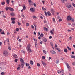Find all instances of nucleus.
Masks as SVG:
<instances>
[{
  "label": "nucleus",
  "mask_w": 75,
  "mask_h": 75,
  "mask_svg": "<svg viewBox=\"0 0 75 75\" xmlns=\"http://www.w3.org/2000/svg\"><path fill=\"white\" fill-rule=\"evenodd\" d=\"M72 64L73 65H75V62H73L72 63Z\"/></svg>",
  "instance_id": "obj_54"
},
{
  "label": "nucleus",
  "mask_w": 75,
  "mask_h": 75,
  "mask_svg": "<svg viewBox=\"0 0 75 75\" xmlns=\"http://www.w3.org/2000/svg\"><path fill=\"white\" fill-rule=\"evenodd\" d=\"M1 4L2 5H4V4H6V3H5V2H3L1 3Z\"/></svg>",
  "instance_id": "obj_31"
},
{
  "label": "nucleus",
  "mask_w": 75,
  "mask_h": 75,
  "mask_svg": "<svg viewBox=\"0 0 75 75\" xmlns=\"http://www.w3.org/2000/svg\"><path fill=\"white\" fill-rule=\"evenodd\" d=\"M34 7H36L37 6V4L35 3H34L33 4Z\"/></svg>",
  "instance_id": "obj_45"
},
{
  "label": "nucleus",
  "mask_w": 75,
  "mask_h": 75,
  "mask_svg": "<svg viewBox=\"0 0 75 75\" xmlns=\"http://www.w3.org/2000/svg\"><path fill=\"white\" fill-rule=\"evenodd\" d=\"M37 42H35V47L36 48H37V47H38V45H37Z\"/></svg>",
  "instance_id": "obj_16"
},
{
  "label": "nucleus",
  "mask_w": 75,
  "mask_h": 75,
  "mask_svg": "<svg viewBox=\"0 0 75 75\" xmlns=\"http://www.w3.org/2000/svg\"><path fill=\"white\" fill-rule=\"evenodd\" d=\"M67 48L68 50L69 51H71V48L69 47L68 46H67Z\"/></svg>",
  "instance_id": "obj_30"
},
{
  "label": "nucleus",
  "mask_w": 75,
  "mask_h": 75,
  "mask_svg": "<svg viewBox=\"0 0 75 75\" xmlns=\"http://www.w3.org/2000/svg\"><path fill=\"white\" fill-rule=\"evenodd\" d=\"M34 41L36 42H37V39H34Z\"/></svg>",
  "instance_id": "obj_35"
},
{
  "label": "nucleus",
  "mask_w": 75,
  "mask_h": 75,
  "mask_svg": "<svg viewBox=\"0 0 75 75\" xmlns=\"http://www.w3.org/2000/svg\"><path fill=\"white\" fill-rule=\"evenodd\" d=\"M72 39V37L71 36H70L69 37V40H71Z\"/></svg>",
  "instance_id": "obj_39"
},
{
  "label": "nucleus",
  "mask_w": 75,
  "mask_h": 75,
  "mask_svg": "<svg viewBox=\"0 0 75 75\" xmlns=\"http://www.w3.org/2000/svg\"><path fill=\"white\" fill-rule=\"evenodd\" d=\"M15 20H16V18H15L13 17L11 18V20H12V21H15Z\"/></svg>",
  "instance_id": "obj_14"
},
{
  "label": "nucleus",
  "mask_w": 75,
  "mask_h": 75,
  "mask_svg": "<svg viewBox=\"0 0 75 75\" xmlns=\"http://www.w3.org/2000/svg\"><path fill=\"white\" fill-rule=\"evenodd\" d=\"M21 52H22V53H24V54L25 53V51H24V50H22Z\"/></svg>",
  "instance_id": "obj_59"
},
{
  "label": "nucleus",
  "mask_w": 75,
  "mask_h": 75,
  "mask_svg": "<svg viewBox=\"0 0 75 75\" xmlns=\"http://www.w3.org/2000/svg\"><path fill=\"white\" fill-rule=\"evenodd\" d=\"M29 4H30V5H33V2H29Z\"/></svg>",
  "instance_id": "obj_41"
},
{
  "label": "nucleus",
  "mask_w": 75,
  "mask_h": 75,
  "mask_svg": "<svg viewBox=\"0 0 75 75\" xmlns=\"http://www.w3.org/2000/svg\"><path fill=\"white\" fill-rule=\"evenodd\" d=\"M31 27L32 28H34V26L33 25H31Z\"/></svg>",
  "instance_id": "obj_57"
},
{
  "label": "nucleus",
  "mask_w": 75,
  "mask_h": 75,
  "mask_svg": "<svg viewBox=\"0 0 75 75\" xmlns=\"http://www.w3.org/2000/svg\"><path fill=\"white\" fill-rule=\"evenodd\" d=\"M19 31V29L16 28V31Z\"/></svg>",
  "instance_id": "obj_49"
},
{
  "label": "nucleus",
  "mask_w": 75,
  "mask_h": 75,
  "mask_svg": "<svg viewBox=\"0 0 75 75\" xmlns=\"http://www.w3.org/2000/svg\"><path fill=\"white\" fill-rule=\"evenodd\" d=\"M9 8H8V7H6L5 8V10H9Z\"/></svg>",
  "instance_id": "obj_34"
},
{
  "label": "nucleus",
  "mask_w": 75,
  "mask_h": 75,
  "mask_svg": "<svg viewBox=\"0 0 75 75\" xmlns=\"http://www.w3.org/2000/svg\"><path fill=\"white\" fill-rule=\"evenodd\" d=\"M26 66H27V67H29V66H30V65L29 64L26 63Z\"/></svg>",
  "instance_id": "obj_29"
},
{
  "label": "nucleus",
  "mask_w": 75,
  "mask_h": 75,
  "mask_svg": "<svg viewBox=\"0 0 75 75\" xmlns=\"http://www.w3.org/2000/svg\"><path fill=\"white\" fill-rule=\"evenodd\" d=\"M58 73H61V71H60L58 70Z\"/></svg>",
  "instance_id": "obj_62"
},
{
  "label": "nucleus",
  "mask_w": 75,
  "mask_h": 75,
  "mask_svg": "<svg viewBox=\"0 0 75 75\" xmlns=\"http://www.w3.org/2000/svg\"><path fill=\"white\" fill-rule=\"evenodd\" d=\"M73 25H74V26H75V23H73L72 24Z\"/></svg>",
  "instance_id": "obj_64"
},
{
  "label": "nucleus",
  "mask_w": 75,
  "mask_h": 75,
  "mask_svg": "<svg viewBox=\"0 0 75 75\" xmlns=\"http://www.w3.org/2000/svg\"><path fill=\"white\" fill-rule=\"evenodd\" d=\"M9 2H10V0H6V3L7 4H9Z\"/></svg>",
  "instance_id": "obj_18"
},
{
  "label": "nucleus",
  "mask_w": 75,
  "mask_h": 75,
  "mask_svg": "<svg viewBox=\"0 0 75 75\" xmlns=\"http://www.w3.org/2000/svg\"><path fill=\"white\" fill-rule=\"evenodd\" d=\"M47 14L49 16H51V13H50V12L48 11L47 12Z\"/></svg>",
  "instance_id": "obj_17"
},
{
  "label": "nucleus",
  "mask_w": 75,
  "mask_h": 75,
  "mask_svg": "<svg viewBox=\"0 0 75 75\" xmlns=\"http://www.w3.org/2000/svg\"><path fill=\"white\" fill-rule=\"evenodd\" d=\"M40 37H42L44 36V34L43 33H41L40 35Z\"/></svg>",
  "instance_id": "obj_28"
},
{
  "label": "nucleus",
  "mask_w": 75,
  "mask_h": 75,
  "mask_svg": "<svg viewBox=\"0 0 75 75\" xmlns=\"http://www.w3.org/2000/svg\"><path fill=\"white\" fill-rule=\"evenodd\" d=\"M1 75H4L5 73L4 72H2L1 73Z\"/></svg>",
  "instance_id": "obj_44"
},
{
  "label": "nucleus",
  "mask_w": 75,
  "mask_h": 75,
  "mask_svg": "<svg viewBox=\"0 0 75 75\" xmlns=\"http://www.w3.org/2000/svg\"><path fill=\"white\" fill-rule=\"evenodd\" d=\"M3 55L4 56H7L8 55V52H7V51H4L3 52Z\"/></svg>",
  "instance_id": "obj_5"
},
{
  "label": "nucleus",
  "mask_w": 75,
  "mask_h": 75,
  "mask_svg": "<svg viewBox=\"0 0 75 75\" xmlns=\"http://www.w3.org/2000/svg\"><path fill=\"white\" fill-rule=\"evenodd\" d=\"M50 52H52V54H56V52H55L54 50L50 51Z\"/></svg>",
  "instance_id": "obj_7"
},
{
  "label": "nucleus",
  "mask_w": 75,
  "mask_h": 75,
  "mask_svg": "<svg viewBox=\"0 0 75 75\" xmlns=\"http://www.w3.org/2000/svg\"><path fill=\"white\" fill-rule=\"evenodd\" d=\"M10 11H14V9L13 8H11L10 9Z\"/></svg>",
  "instance_id": "obj_32"
},
{
  "label": "nucleus",
  "mask_w": 75,
  "mask_h": 75,
  "mask_svg": "<svg viewBox=\"0 0 75 75\" xmlns=\"http://www.w3.org/2000/svg\"><path fill=\"white\" fill-rule=\"evenodd\" d=\"M42 9L43 10H46V9L42 7Z\"/></svg>",
  "instance_id": "obj_52"
},
{
  "label": "nucleus",
  "mask_w": 75,
  "mask_h": 75,
  "mask_svg": "<svg viewBox=\"0 0 75 75\" xmlns=\"http://www.w3.org/2000/svg\"><path fill=\"white\" fill-rule=\"evenodd\" d=\"M71 58H75V56H71Z\"/></svg>",
  "instance_id": "obj_36"
},
{
  "label": "nucleus",
  "mask_w": 75,
  "mask_h": 75,
  "mask_svg": "<svg viewBox=\"0 0 75 75\" xmlns=\"http://www.w3.org/2000/svg\"><path fill=\"white\" fill-rule=\"evenodd\" d=\"M42 59H45V56H42Z\"/></svg>",
  "instance_id": "obj_38"
},
{
  "label": "nucleus",
  "mask_w": 75,
  "mask_h": 75,
  "mask_svg": "<svg viewBox=\"0 0 75 75\" xmlns=\"http://www.w3.org/2000/svg\"><path fill=\"white\" fill-rule=\"evenodd\" d=\"M1 34H4V35L5 34V33H4V32L3 31L1 33Z\"/></svg>",
  "instance_id": "obj_40"
},
{
  "label": "nucleus",
  "mask_w": 75,
  "mask_h": 75,
  "mask_svg": "<svg viewBox=\"0 0 75 75\" xmlns=\"http://www.w3.org/2000/svg\"><path fill=\"white\" fill-rule=\"evenodd\" d=\"M44 30L45 31H48V29L44 28Z\"/></svg>",
  "instance_id": "obj_26"
},
{
  "label": "nucleus",
  "mask_w": 75,
  "mask_h": 75,
  "mask_svg": "<svg viewBox=\"0 0 75 75\" xmlns=\"http://www.w3.org/2000/svg\"><path fill=\"white\" fill-rule=\"evenodd\" d=\"M64 51L65 52H68V50L67 49H64Z\"/></svg>",
  "instance_id": "obj_22"
},
{
  "label": "nucleus",
  "mask_w": 75,
  "mask_h": 75,
  "mask_svg": "<svg viewBox=\"0 0 75 75\" xmlns=\"http://www.w3.org/2000/svg\"><path fill=\"white\" fill-rule=\"evenodd\" d=\"M72 18V17L70 15H69L67 18V21H70Z\"/></svg>",
  "instance_id": "obj_4"
},
{
  "label": "nucleus",
  "mask_w": 75,
  "mask_h": 75,
  "mask_svg": "<svg viewBox=\"0 0 75 75\" xmlns=\"http://www.w3.org/2000/svg\"><path fill=\"white\" fill-rule=\"evenodd\" d=\"M20 67H18L17 68V70H20Z\"/></svg>",
  "instance_id": "obj_43"
},
{
  "label": "nucleus",
  "mask_w": 75,
  "mask_h": 75,
  "mask_svg": "<svg viewBox=\"0 0 75 75\" xmlns=\"http://www.w3.org/2000/svg\"><path fill=\"white\" fill-rule=\"evenodd\" d=\"M66 7H67V8H68L69 10H70V11L71 10V9H70L69 8H72V9H73V8H72V6L71 5V4H70V5H69V6H68Z\"/></svg>",
  "instance_id": "obj_6"
},
{
  "label": "nucleus",
  "mask_w": 75,
  "mask_h": 75,
  "mask_svg": "<svg viewBox=\"0 0 75 75\" xmlns=\"http://www.w3.org/2000/svg\"><path fill=\"white\" fill-rule=\"evenodd\" d=\"M71 21L72 22H74V19H71Z\"/></svg>",
  "instance_id": "obj_60"
},
{
  "label": "nucleus",
  "mask_w": 75,
  "mask_h": 75,
  "mask_svg": "<svg viewBox=\"0 0 75 75\" xmlns=\"http://www.w3.org/2000/svg\"><path fill=\"white\" fill-rule=\"evenodd\" d=\"M62 73H63V74H64V71L62 69Z\"/></svg>",
  "instance_id": "obj_61"
},
{
  "label": "nucleus",
  "mask_w": 75,
  "mask_h": 75,
  "mask_svg": "<svg viewBox=\"0 0 75 75\" xmlns=\"http://www.w3.org/2000/svg\"><path fill=\"white\" fill-rule=\"evenodd\" d=\"M56 49L58 50L59 52H61V49H60L57 48Z\"/></svg>",
  "instance_id": "obj_24"
},
{
  "label": "nucleus",
  "mask_w": 75,
  "mask_h": 75,
  "mask_svg": "<svg viewBox=\"0 0 75 75\" xmlns=\"http://www.w3.org/2000/svg\"><path fill=\"white\" fill-rule=\"evenodd\" d=\"M34 24V26L35 27V28H36L37 26L36 25H35V24Z\"/></svg>",
  "instance_id": "obj_47"
},
{
  "label": "nucleus",
  "mask_w": 75,
  "mask_h": 75,
  "mask_svg": "<svg viewBox=\"0 0 75 75\" xmlns=\"http://www.w3.org/2000/svg\"><path fill=\"white\" fill-rule=\"evenodd\" d=\"M37 66H38V67H40V64H39V63H37Z\"/></svg>",
  "instance_id": "obj_48"
},
{
  "label": "nucleus",
  "mask_w": 75,
  "mask_h": 75,
  "mask_svg": "<svg viewBox=\"0 0 75 75\" xmlns=\"http://www.w3.org/2000/svg\"><path fill=\"white\" fill-rule=\"evenodd\" d=\"M33 18H37V17L35 16L33 17Z\"/></svg>",
  "instance_id": "obj_55"
},
{
  "label": "nucleus",
  "mask_w": 75,
  "mask_h": 75,
  "mask_svg": "<svg viewBox=\"0 0 75 75\" xmlns=\"http://www.w3.org/2000/svg\"><path fill=\"white\" fill-rule=\"evenodd\" d=\"M65 65H66L68 70H69V71H71V68L70 67V66H69V64L67 62H65Z\"/></svg>",
  "instance_id": "obj_3"
},
{
  "label": "nucleus",
  "mask_w": 75,
  "mask_h": 75,
  "mask_svg": "<svg viewBox=\"0 0 75 75\" xmlns=\"http://www.w3.org/2000/svg\"><path fill=\"white\" fill-rule=\"evenodd\" d=\"M43 41L45 42H47V39L46 38H45L43 40Z\"/></svg>",
  "instance_id": "obj_19"
},
{
  "label": "nucleus",
  "mask_w": 75,
  "mask_h": 75,
  "mask_svg": "<svg viewBox=\"0 0 75 75\" xmlns=\"http://www.w3.org/2000/svg\"><path fill=\"white\" fill-rule=\"evenodd\" d=\"M26 26H27V27H28V26H29V23H26Z\"/></svg>",
  "instance_id": "obj_37"
},
{
  "label": "nucleus",
  "mask_w": 75,
  "mask_h": 75,
  "mask_svg": "<svg viewBox=\"0 0 75 75\" xmlns=\"http://www.w3.org/2000/svg\"><path fill=\"white\" fill-rule=\"evenodd\" d=\"M10 15L12 17H14L15 16V14H14V13H10Z\"/></svg>",
  "instance_id": "obj_10"
},
{
  "label": "nucleus",
  "mask_w": 75,
  "mask_h": 75,
  "mask_svg": "<svg viewBox=\"0 0 75 75\" xmlns=\"http://www.w3.org/2000/svg\"><path fill=\"white\" fill-rule=\"evenodd\" d=\"M53 21L55 22V19H54V18H53Z\"/></svg>",
  "instance_id": "obj_53"
},
{
  "label": "nucleus",
  "mask_w": 75,
  "mask_h": 75,
  "mask_svg": "<svg viewBox=\"0 0 75 75\" xmlns=\"http://www.w3.org/2000/svg\"><path fill=\"white\" fill-rule=\"evenodd\" d=\"M69 3H67L66 4V7L68 6H69Z\"/></svg>",
  "instance_id": "obj_33"
},
{
  "label": "nucleus",
  "mask_w": 75,
  "mask_h": 75,
  "mask_svg": "<svg viewBox=\"0 0 75 75\" xmlns=\"http://www.w3.org/2000/svg\"><path fill=\"white\" fill-rule=\"evenodd\" d=\"M61 1L62 3H65V0H61Z\"/></svg>",
  "instance_id": "obj_42"
},
{
  "label": "nucleus",
  "mask_w": 75,
  "mask_h": 75,
  "mask_svg": "<svg viewBox=\"0 0 75 75\" xmlns=\"http://www.w3.org/2000/svg\"><path fill=\"white\" fill-rule=\"evenodd\" d=\"M8 50H11V47H8Z\"/></svg>",
  "instance_id": "obj_46"
},
{
  "label": "nucleus",
  "mask_w": 75,
  "mask_h": 75,
  "mask_svg": "<svg viewBox=\"0 0 75 75\" xmlns=\"http://www.w3.org/2000/svg\"><path fill=\"white\" fill-rule=\"evenodd\" d=\"M50 44L51 45V46L53 47V43H52V42L50 43Z\"/></svg>",
  "instance_id": "obj_51"
},
{
  "label": "nucleus",
  "mask_w": 75,
  "mask_h": 75,
  "mask_svg": "<svg viewBox=\"0 0 75 75\" xmlns=\"http://www.w3.org/2000/svg\"><path fill=\"white\" fill-rule=\"evenodd\" d=\"M30 64H31V65H33L34 64V62H33V61L31 60L30 61Z\"/></svg>",
  "instance_id": "obj_12"
},
{
  "label": "nucleus",
  "mask_w": 75,
  "mask_h": 75,
  "mask_svg": "<svg viewBox=\"0 0 75 75\" xmlns=\"http://www.w3.org/2000/svg\"><path fill=\"white\" fill-rule=\"evenodd\" d=\"M51 11L53 15H54V9L52 8H51Z\"/></svg>",
  "instance_id": "obj_9"
},
{
  "label": "nucleus",
  "mask_w": 75,
  "mask_h": 75,
  "mask_svg": "<svg viewBox=\"0 0 75 75\" xmlns=\"http://www.w3.org/2000/svg\"><path fill=\"white\" fill-rule=\"evenodd\" d=\"M59 60H57L56 61V63L57 64H58V63H59Z\"/></svg>",
  "instance_id": "obj_21"
},
{
  "label": "nucleus",
  "mask_w": 75,
  "mask_h": 75,
  "mask_svg": "<svg viewBox=\"0 0 75 75\" xmlns=\"http://www.w3.org/2000/svg\"><path fill=\"white\" fill-rule=\"evenodd\" d=\"M43 52L44 53V54H47V52H46V51H45V50H43Z\"/></svg>",
  "instance_id": "obj_23"
},
{
  "label": "nucleus",
  "mask_w": 75,
  "mask_h": 75,
  "mask_svg": "<svg viewBox=\"0 0 75 75\" xmlns=\"http://www.w3.org/2000/svg\"><path fill=\"white\" fill-rule=\"evenodd\" d=\"M31 48V45L30 44H29L28 45L26 49L28 51H29L28 52L31 53L32 52L31 51V49H30Z\"/></svg>",
  "instance_id": "obj_1"
},
{
  "label": "nucleus",
  "mask_w": 75,
  "mask_h": 75,
  "mask_svg": "<svg viewBox=\"0 0 75 75\" xmlns=\"http://www.w3.org/2000/svg\"><path fill=\"white\" fill-rule=\"evenodd\" d=\"M54 29H52L50 31V33L51 34H54Z\"/></svg>",
  "instance_id": "obj_8"
},
{
  "label": "nucleus",
  "mask_w": 75,
  "mask_h": 75,
  "mask_svg": "<svg viewBox=\"0 0 75 75\" xmlns=\"http://www.w3.org/2000/svg\"><path fill=\"white\" fill-rule=\"evenodd\" d=\"M30 10L32 12H34V9L33 8H31Z\"/></svg>",
  "instance_id": "obj_13"
},
{
  "label": "nucleus",
  "mask_w": 75,
  "mask_h": 75,
  "mask_svg": "<svg viewBox=\"0 0 75 75\" xmlns=\"http://www.w3.org/2000/svg\"><path fill=\"white\" fill-rule=\"evenodd\" d=\"M18 61V60H17V59H16L15 60V62L16 63Z\"/></svg>",
  "instance_id": "obj_50"
},
{
  "label": "nucleus",
  "mask_w": 75,
  "mask_h": 75,
  "mask_svg": "<svg viewBox=\"0 0 75 75\" xmlns=\"http://www.w3.org/2000/svg\"><path fill=\"white\" fill-rule=\"evenodd\" d=\"M20 61L21 62V66H22L21 68H23L24 66V59L22 58H21L20 59Z\"/></svg>",
  "instance_id": "obj_2"
},
{
  "label": "nucleus",
  "mask_w": 75,
  "mask_h": 75,
  "mask_svg": "<svg viewBox=\"0 0 75 75\" xmlns=\"http://www.w3.org/2000/svg\"><path fill=\"white\" fill-rule=\"evenodd\" d=\"M42 62L44 66H46V64L44 62H43V61H42Z\"/></svg>",
  "instance_id": "obj_11"
},
{
  "label": "nucleus",
  "mask_w": 75,
  "mask_h": 75,
  "mask_svg": "<svg viewBox=\"0 0 75 75\" xmlns=\"http://www.w3.org/2000/svg\"><path fill=\"white\" fill-rule=\"evenodd\" d=\"M23 10H25L26 9V7L25 6H24V7H23Z\"/></svg>",
  "instance_id": "obj_25"
},
{
  "label": "nucleus",
  "mask_w": 75,
  "mask_h": 75,
  "mask_svg": "<svg viewBox=\"0 0 75 75\" xmlns=\"http://www.w3.org/2000/svg\"><path fill=\"white\" fill-rule=\"evenodd\" d=\"M14 58H17V56L16 54L13 55Z\"/></svg>",
  "instance_id": "obj_15"
},
{
  "label": "nucleus",
  "mask_w": 75,
  "mask_h": 75,
  "mask_svg": "<svg viewBox=\"0 0 75 75\" xmlns=\"http://www.w3.org/2000/svg\"><path fill=\"white\" fill-rule=\"evenodd\" d=\"M59 22H60V21H62V19H59Z\"/></svg>",
  "instance_id": "obj_63"
},
{
  "label": "nucleus",
  "mask_w": 75,
  "mask_h": 75,
  "mask_svg": "<svg viewBox=\"0 0 75 75\" xmlns=\"http://www.w3.org/2000/svg\"><path fill=\"white\" fill-rule=\"evenodd\" d=\"M45 16H47V17H48V14H47V12L45 11Z\"/></svg>",
  "instance_id": "obj_20"
},
{
  "label": "nucleus",
  "mask_w": 75,
  "mask_h": 75,
  "mask_svg": "<svg viewBox=\"0 0 75 75\" xmlns=\"http://www.w3.org/2000/svg\"><path fill=\"white\" fill-rule=\"evenodd\" d=\"M12 24H15L16 23V22H15V21H12Z\"/></svg>",
  "instance_id": "obj_27"
},
{
  "label": "nucleus",
  "mask_w": 75,
  "mask_h": 75,
  "mask_svg": "<svg viewBox=\"0 0 75 75\" xmlns=\"http://www.w3.org/2000/svg\"><path fill=\"white\" fill-rule=\"evenodd\" d=\"M6 41H7V42H9V39H7L6 40Z\"/></svg>",
  "instance_id": "obj_58"
},
{
  "label": "nucleus",
  "mask_w": 75,
  "mask_h": 75,
  "mask_svg": "<svg viewBox=\"0 0 75 75\" xmlns=\"http://www.w3.org/2000/svg\"><path fill=\"white\" fill-rule=\"evenodd\" d=\"M72 4H73V6L74 7H75V4H74V3H73Z\"/></svg>",
  "instance_id": "obj_56"
}]
</instances>
